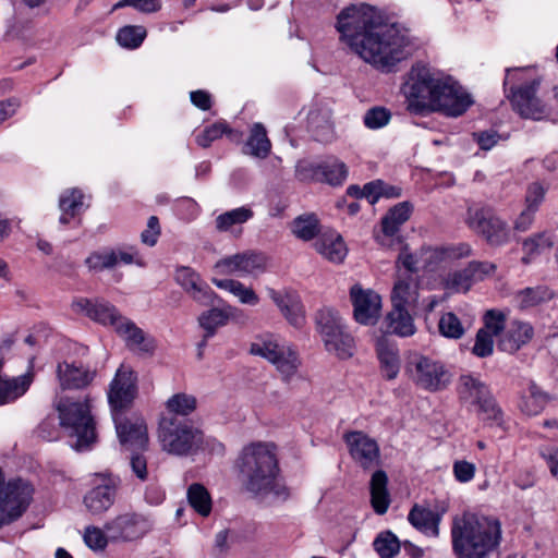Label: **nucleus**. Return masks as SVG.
Segmentation results:
<instances>
[{
	"label": "nucleus",
	"instance_id": "f257e3e1",
	"mask_svg": "<svg viewBox=\"0 0 558 558\" xmlns=\"http://www.w3.org/2000/svg\"><path fill=\"white\" fill-rule=\"evenodd\" d=\"M337 31L350 49L383 72L411 54V39L395 24L385 23L368 5H351L337 16Z\"/></svg>",
	"mask_w": 558,
	"mask_h": 558
},
{
	"label": "nucleus",
	"instance_id": "f03ea898",
	"mask_svg": "<svg viewBox=\"0 0 558 558\" xmlns=\"http://www.w3.org/2000/svg\"><path fill=\"white\" fill-rule=\"evenodd\" d=\"M408 109L417 114L441 112L447 117L462 116L473 104L471 96L450 77H442L425 65L411 71Z\"/></svg>",
	"mask_w": 558,
	"mask_h": 558
},
{
	"label": "nucleus",
	"instance_id": "7ed1b4c3",
	"mask_svg": "<svg viewBox=\"0 0 558 558\" xmlns=\"http://www.w3.org/2000/svg\"><path fill=\"white\" fill-rule=\"evenodd\" d=\"M238 469L243 488L255 497L271 495L280 501L290 498V488L278 478L280 470L274 445L254 442L244 447Z\"/></svg>",
	"mask_w": 558,
	"mask_h": 558
},
{
	"label": "nucleus",
	"instance_id": "20e7f679",
	"mask_svg": "<svg viewBox=\"0 0 558 558\" xmlns=\"http://www.w3.org/2000/svg\"><path fill=\"white\" fill-rule=\"evenodd\" d=\"M450 535L456 558H488L501 543V523L493 515L465 511L452 518Z\"/></svg>",
	"mask_w": 558,
	"mask_h": 558
},
{
	"label": "nucleus",
	"instance_id": "39448f33",
	"mask_svg": "<svg viewBox=\"0 0 558 558\" xmlns=\"http://www.w3.org/2000/svg\"><path fill=\"white\" fill-rule=\"evenodd\" d=\"M59 413L60 426L69 432L75 441L71 445L76 451L89 449L96 441L95 422L90 414V405L87 399L74 401L70 398H61L56 403Z\"/></svg>",
	"mask_w": 558,
	"mask_h": 558
},
{
	"label": "nucleus",
	"instance_id": "423d86ee",
	"mask_svg": "<svg viewBox=\"0 0 558 558\" xmlns=\"http://www.w3.org/2000/svg\"><path fill=\"white\" fill-rule=\"evenodd\" d=\"M158 439L163 451L174 456H187L198 450L203 434L189 422L169 415L159 422Z\"/></svg>",
	"mask_w": 558,
	"mask_h": 558
},
{
	"label": "nucleus",
	"instance_id": "0eeeda50",
	"mask_svg": "<svg viewBox=\"0 0 558 558\" xmlns=\"http://www.w3.org/2000/svg\"><path fill=\"white\" fill-rule=\"evenodd\" d=\"M405 371L417 386L428 391L442 390L451 380L450 373L440 362L417 352L409 354Z\"/></svg>",
	"mask_w": 558,
	"mask_h": 558
},
{
	"label": "nucleus",
	"instance_id": "6e6552de",
	"mask_svg": "<svg viewBox=\"0 0 558 558\" xmlns=\"http://www.w3.org/2000/svg\"><path fill=\"white\" fill-rule=\"evenodd\" d=\"M466 223L489 245L500 246L509 241L510 232L507 222L500 219L490 207H470Z\"/></svg>",
	"mask_w": 558,
	"mask_h": 558
},
{
	"label": "nucleus",
	"instance_id": "1a4fd4ad",
	"mask_svg": "<svg viewBox=\"0 0 558 558\" xmlns=\"http://www.w3.org/2000/svg\"><path fill=\"white\" fill-rule=\"evenodd\" d=\"M154 526L150 517L138 512H124L104 525L110 542L125 543L143 538Z\"/></svg>",
	"mask_w": 558,
	"mask_h": 558
},
{
	"label": "nucleus",
	"instance_id": "9d476101",
	"mask_svg": "<svg viewBox=\"0 0 558 558\" xmlns=\"http://www.w3.org/2000/svg\"><path fill=\"white\" fill-rule=\"evenodd\" d=\"M137 396V376L123 365L118 368L109 386L108 401L112 416L121 415L129 409Z\"/></svg>",
	"mask_w": 558,
	"mask_h": 558
},
{
	"label": "nucleus",
	"instance_id": "9b49d317",
	"mask_svg": "<svg viewBox=\"0 0 558 558\" xmlns=\"http://www.w3.org/2000/svg\"><path fill=\"white\" fill-rule=\"evenodd\" d=\"M267 257L254 251H246L226 256L215 264V269L221 275H238L241 277H257L265 272Z\"/></svg>",
	"mask_w": 558,
	"mask_h": 558
},
{
	"label": "nucleus",
	"instance_id": "f8f14e48",
	"mask_svg": "<svg viewBox=\"0 0 558 558\" xmlns=\"http://www.w3.org/2000/svg\"><path fill=\"white\" fill-rule=\"evenodd\" d=\"M250 352L254 355L263 356L275 364L286 379L292 376L298 369L299 361L295 352L291 350L286 351L270 339L253 342Z\"/></svg>",
	"mask_w": 558,
	"mask_h": 558
},
{
	"label": "nucleus",
	"instance_id": "ddd939ff",
	"mask_svg": "<svg viewBox=\"0 0 558 558\" xmlns=\"http://www.w3.org/2000/svg\"><path fill=\"white\" fill-rule=\"evenodd\" d=\"M343 439L348 445L352 459L364 470L374 468L379 463V447L375 439L363 432H349Z\"/></svg>",
	"mask_w": 558,
	"mask_h": 558
},
{
	"label": "nucleus",
	"instance_id": "4468645a",
	"mask_svg": "<svg viewBox=\"0 0 558 558\" xmlns=\"http://www.w3.org/2000/svg\"><path fill=\"white\" fill-rule=\"evenodd\" d=\"M496 265L488 262H471L463 269L449 272L445 279V288L452 292H466L473 283L494 274Z\"/></svg>",
	"mask_w": 558,
	"mask_h": 558
},
{
	"label": "nucleus",
	"instance_id": "2eb2a0df",
	"mask_svg": "<svg viewBox=\"0 0 558 558\" xmlns=\"http://www.w3.org/2000/svg\"><path fill=\"white\" fill-rule=\"evenodd\" d=\"M350 296L355 320L363 325H374L380 315V295L373 290H363L355 284L350 290Z\"/></svg>",
	"mask_w": 558,
	"mask_h": 558
},
{
	"label": "nucleus",
	"instance_id": "dca6fc26",
	"mask_svg": "<svg viewBox=\"0 0 558 558\" xmlns=\"http://www.w3.org/2000/svg\"><path fill=\"white\" fill-rule=\"evenodd\" d=\"M119 440L125 449L145 450L148 445L147 426L143 418H122L121 415L113 417Z\"/></svg>",
	"mask_w": 558,
	"mask_h": 558
},
{
	"label": "nucleus",
	"instance_id": "f3484780",
	"mask_svg": "<svg viewBox=\"0 0 558 558\" xmlns=\"http://www.w3.org/2000/svg\"><path fill=\"white\" fill-rule=\"evenodd\" d=\"M175 282L197 303L213 305L217 295L202 279L201 275L187 266L178 267Z\"/></svg>",
	"mask_w": 558,
	"mask_h": 558
},
{
	"label": "nucleus",
	"instance_id": "a211bd4d",
	"mask_svg": "<svg viewBox=\"0 0 558 558\" xmlns=\"http://www.w3.org/2000/svg\"><path fill=\"white\" fill-rule=\"evenodd\" d=\"M538 82L511 88V104L514 110L523 118L539 120L546 114V108L536 97Z\"/></svg>",
	"mask_w": 558,
	"mask_h": 558
},
{
	"label": "nucleus",
	"instance_id": "6ab92c4d",
	"mask_svg": "<svg viewBox=\"0 0 558 558\" xmlns=\"http://www.w3.org/2000/svg\"><path fill=\"white\" fill-rule=\"evenodd\" d=\"M72 308L76 313H81L90 319L102 325H111L116 327L122 316L117 308L104 300H89L80 298L73 301Z\"/></svg>",
	"mask_w": 558,
	"mask_h": 558
},
{
	"label": "nucleus",
	"instance_id": "aec40b11",
	"mask_svg": "<svg viewBox=\"0 0 558 558\" xmlns=\"http://www.w3.org/2000/svg\"><path fill=\"white\" fill-rule=\"evenodd\" d=\"M267 293L292 326L301 328L305 324L304 307L295 292L267 288Z\"/></svg>",
	"mask_w": 558,
	"mask_h": 558
},
{
	"label": "nucleus",
	"instance_id": "412c9836",
	"mask_svg": "<svg viewBox=\"0 0 558 558\" xmlns=\"http://www.w3.org/2000/svg\"><path fill=\"white\" fill-rule=\"evenodd\" d=\"M118 488L113 483H105L89 489L83 504L92 515H102L116 502Z\"/></svg>",
	"mask_w": 558,
	"mask_h": 558
},
{
	"label": "nucleus",
	"instance_id": "4be33fe9",
	"mask_svg": "<svg viewBox=\"0 0 558 558\" xmlns=\"http://www.w3.org/2000/svg\"><path fill=\"white\" fill-rule=\"evenodd\" d=\"M420 283L417 276L412 274L397 275L391 292L392 306L415 308L418 302Z\"/></svg>",
	"mask_w": 558,
	"mask_h": 558
},
{
	"label": "nucleus",
	"instance_id": "5701e85b",
	"mask_svg": "<svg viewBox=\"0 0 558 558\" xmlns=\"http://www.w3.org/2000/svg\"><path fill=\"white\" fill-rule=\"evenodd\" d=\"M95 375V372L68 362L59 363L57 366V377L62 390L85 388L93 381Z\"/></svg>",
	"mask_w": 558,
	"mask_h": 558
},
{
	"label": "nucleus",
	"instance_id": "b1692460",
	"mask_svg": "<svg viewBox=\"0 0 558 558\" xmlns=\"http://www.w3.org/2000/svg\"><path fill=\"white\" fill-rule=\"evenodd\" d=\"M533 337V328L530 324L513 320L507 327L506 332L498 340V348L508 353L518 351Z\"/></svg>",
	"mask_w": 558,
	"mask_h": 558
},
{
	"label": "nucleus",
	"instance_id": "393cba45",
	"mask_svg": "<svg viewBox=\"0 0 558 558\" xmlns=\"http://www.w3.org/2000/svg\"><path fill=\"white\" fill-rule=\"evenodd\" d=\"M331 109L327 106L316 105L307 116L308 128L319 142H329L333 137V124Z\"/></svg>",
	"mask_w": 558,
	"mask_h": 558
},
{
	"label": "nucleus",
	"instance_id": "a878e982",
	"mask_svg": "<svg viewBox=\"0 0 558 558\" xmlns=\"http://www.w3.org/2000/svg\"><path fill=\"white\" fill-rule=\"evenodd\" d=\"M409 522L420 532L438 536L440 515L427 507L414 505L409 514Z\"/></svg>",
	"mask_w": 558,
	"mask_h": 558
},
{
	"label": "nucleus",
	"instance_id": "bb28decb",
	"mask_svg": "<svg viewBox=\"0 0 558 558\" xmlns=\"http://www.w3.org/2000/svg\"><path fill=\"white\" fill-rule=\"evenodd\" d=\"M376 351L383 376L388 380L395 379L400 369L398 348L387 339L381 338L377 341Z\"/></svg>",
	"mask_w": 558,
	"mask_h": 558
},
{
	"label": "nucleus",
	"instance_id": "cd10ccee",
	"mask_svg": "<svg viewBox=\"0 0 558 558\" xmlns=\"http://www.w3.org/2000/svg\"><path fill=\"white\" fill-rule=\"evenodd\" d=\"M114 329L125 340L129 348L142 352L154 350L153 341H146L144 331L130 319L122 317Z\"/></svg>",
	"mask_w": 558,
	"mask_h": 558
},
{
	"label": "nucleus",
	"instance_id": "c85d7f7f",
	"mask_svg": "<svg viewBox=\"0 0 558 558\" xmlns=\"http://www.w3.org/2000/svg\"><path fill=\"white\" fill-rule=\"evenodd\" d=\"M388 477L383 470L376 471L371 478V502L377 514H385L390 505V496L387 489Z\"/></svg>",
	"mask_w": 558,
	"mask_h": 558
},
{
	"label": "nucleus",
	"instance_id": "c756f323",
	"mask_svg": "<svg viewBox=\"0 0 558 558\" xmlns=\"http://www.w3.org/2000/svg\"><path fill=\"white\" fill-rule=\"evenodd\" d=\"M34 378L32 372L14 378L0 379V403H7L23 396L29 388Z\"/></svg>",
	"mask_w": 558,
	"mask_h": 558
},
{
	"label": "nucleus",
	"instance_id": "7c9ffc66",
	"mask_svg": "<svg viewBox=\"0 0 558 558\" xmlns=\"http://www.w3.org/2000/svg\"><path fill=\"white\" fill-rule=\"evenodd\" d=\"M271 143L267 137L266 129L260 123H255L244 146V154L265 159L270 154Z\"/></svg>",
	"mask_w": 558,
	"mask_h": 558
},
{
	"label": "nucleus",
	"instance_id": "2f4dec72",
	"mask_svg": "<svg viewBox=\"0 0 558 558\" xmlns=\"http://www.w3.org/2000/svg\"><path fill=\"white\" fill-rule=\"evenodd\" d=\"M413 308L392 306L387 315L388 326L392 333L400 337H410L415 333L416 328L410 311Z\"/></svg>",
	"mask_w": 558,
	"mask_h": 558
},
{
	"label": "nucleus",
	"instance_id": "473e14b6",
	"mask_svg": "<svg viewBox=\"0 0 558 558\" xmlns=\"http://www.w3.org/2000/svg\"><path fill=\"white\" fill-rule=\"evenodd\" d=\"M316 251L333 263H341L347 255V247L339 234H324L315 242Z\"/></svg>",
	"mask_w": 558,
	"mask_h": 558
},
{
	"label": "nucleus",
	"instance_id": "72a5a7b5",
	"mask_svg": "<svg viewBox=\"0 0 558 558\" xmlns=\"http://www.w3.org/2000/svg\"><path fill=\"white\" fill-rule=\"evenodd\" d=\"M554 244L555 234L549 231L538 232L526 238L522 243L524 256L521 258V262L525 265L530 264L533 256L551 248Z\"/></svg>",
	"mask_w": 558,
	"mask_h": 558
},
{
	"label": "nucleus",
	"instance_id": "f704fd0d",
	"mask_svg": "<svg viewBox=\"0 0 558 558\" xmlns=\"http://www.w3.org/2000/svg\"><path fill=\"white\" fill-rule=\"evenodd\" d=\"M323 341L327 351L335 353L340 359H348L353 355L354 340L352 336L341 329L332 331V336L323 337Z\"/></svg>",
	"mask_w": 558,
	"mask_h": 558
},
{
	"label": "nucleus",
	"instance_id": "c9c22d12",
	"mask_svg": "<svg viewBox=\"0 0 558 558\" xmlns=\"http://www.w3.org/2000/svg\"><path fill=\"white\" fill-rule=\"evenodd\" d=\"M550 396L534 381L527 387V392L522 397L520 408L527 415H537L550 401Z\"/></svg>",
	"mask_w": 558,
	"mask_h": 558
},
{
	"label": "nucleus",
	"instance_id": "e433bc0d",
	"mask_svg": "<svg viewBox=\"0 0 558 558\" xmlns=\"http://www.w3.org/2000/svg\"><path fill=\"white\" fill-rule=\"evenodd\" d=\"M459 393L463 400L475 404L490 395L485 383L472 375H462L459 379Z\"/></svg>",
	"mask_w": 558,
	"mask_h": 558
},
{
	"label": "nucleus",
	"instance_id": "4c0bfd02",
	"mask_svg": "<svg viewBox=\"0 0 558 558\" xmlns=\"http://www.w3.org/2000/svg\"><path fill=\"white\" fill-rule=\"evenodd\" d=\"M83 193L77 189L65 191L59 198V208L61 210L60 223L68 225L75 218L83 208Z\"/></svg>",
	"mask_w": 558,
	"mask_h": 558
},
{
	"label": "nucleus",
	"instance_id": "58836bf2",
	"mask_svg": "<svg viewBox=\"0 0 558 558\" xmlns=\"http://www.w3.org/2000/svg\"><path fill=\"white\" fill-rule=\"evenodd\" d=\"M411 211L412 205L409 202L393 206L381 220L383 232L389 236L395 235L399 227L410 218Z\"/></svg>",
	"mask_w": 558,
	"mask_h": 558
},
{
	"label": "nucleus",
	"instance_id": "ea45409f",
	"mask_svg": "<svg viewBox=\"0 0 558 558\" xmlns=\"http://www.w3.org/2000/svg\"><path fill=\"white\" fill-rule=\"evenodd\" d=\"M229 319V314L225 310L220 308H211L205 313H203L199 318L198 323L202 328L205 329V335L203 341L198 344L199 352L198 356H202L201 349L206 345V341L208 338L213 337L216 333V330L218 327L223 326L227 324Z\"/></svg>",
	"mask_w": 558,
	"mask_h": 558
},
{
	"label": "nucleus",
	"instance_id": "a19ab883",
	"mask_svg": "<svg viewBox=\"0 0 558 558\" xmlns=\"http://www.w3.org/2000/svg\"><path fill=\"white\" fill-rule=\"evenodd\" d=\"M550 298V291L544 286L529 287L515 294V301L522 310L534 307Z\"/></svg>",
	"mask_w": 558,
	"mask_h": 558
},
{
	"label": "nucleus",
	"instance_id": "79ce46f5",
	"mask_svg": "<svg viewBox=\"0 0 558 558\" xmlns=\"http://www.w3.org/2000/svg\"><path fill=\"white\" fill-rule=\"evenodd\" d=\"M253 217V211L246 207H239L219 215L216 218V229L219 232L230 231L233 226L242 225Z\"/></svg>",
	"mask_w": 558,
	"mask_h": 558
},
{
	"label": "nucleus",
	"instance_id": "37998d69",
	"mask_svg": "<svg viewBox=\"0 0 558 558\" xmlns=\"http://www.w3.org/2000/svg\"><path fill=\"white\" fill-rule=\"evenodd\" d=\"M187 499L192 508L203 517L211 511V498L208 490L198 483L192 484L187 489Z\"/></svg>",
	"mask_w": 558,
	"mask_h": 558
},
{
	"label": "nucleus",
	"instance_id": "c03bdc74",
	"mask_svg": "<svg viewBox=\"0 0 558 558\" xmlns=\"http://www.w3.org/2000/svg\"><path fill=\"white\" fill-rule=\"evenodd\" d=\"M293 234L304 241L314 239L319 232V222L314 214L296 217L292 222Z\"/></svg>",
	"mask_w": 558,
	"mask_h": 558
},
{
	"label": "nucleus",
	"instance_id": "a18cd8bd",
	"mask_svg": "<svg viewBox=\"0 0 558 558\" xmlns=\"http://www.w3.org/2000/svg\"><path fill=\"white\" fill-rule=\"evenodd\" d=\"M347 174V166L344 162L336 158H328L322 162L320 182H326L331 185H340L345 180Z\"/></svg>",
	"mask_w": 558,
	"mask_h": 558
},
{
	"label": "nucleus",
	"instance_id": "49530a36",
	"mask_svg": "<svg viewBox=\"0 0 558 558\" xmlns=\"http://www.w3.org/2000/svg\"><path fill=\"white\" fill-rule=\"evenodd\" d=\"M316 325L322 338L325 336L329 338L332 336V331L339 330L343 327L338 313L328 307H324L317 312Z\"/></svg>",
	"mask_w": 558,
	"mask_h": 558
},
{
	"label": "nucleus",
	"instance_id": "de8ad7c7",
	"mask_svg": "<svg viewBox=\"0 0 558 558\" xmlns=\"http://www.w3.org/2000/svg\"><path fill=\"white\" fill-rule=\"evenodd\" d=\"M147 35L146 28L142 25H128L119 29L117 41L128 49L138 48Z\"/></svg>",
	"mask_w": 558,
	"mask_h": 558
},
{
	"label": "nucleus",
	"instance_id": "09e8293b",
	"mask_svg": "<svg viewBox=\"0 0 558 558\" xmlns=\"http://www.w3.org/2000/svg\"><path fill=\"white\" fill-rule=\"evenodd\" d=\"M438 330L441 336L448 339H461L465 328L458 316L452 312L444 313L438 322Z\"/></svg>",
	"mask_w": 558,
	"mask_h": 558
},
{
	"label": "nucleus",
	"instance_id": "8fccbe9b",
	"mask_svg": "<svg viewBox=\"0 0 558 558\" xmlns=\"http://www.w3.org/2000/svg\"><path fill=\"white\" fill-rule=\"evenodd\" d=\"M373 545L380 558H392L401 548V543L390 531L379 533Z\"/></svg>",
	"mask_w": 558,
	"mask_h": 558
},
{
	"label": "nucleus",
	"instance_id": "3c124183",
	"mask_svg": "<svg viewBox=\"0 0 558 558\" xmlns=\"http://www.w3.org/2000/svg\"><path fill=\"white\" fill-rule=\"evenodd\" d=\"M391 111L383 106H374L366 110L363 123L369 130H378L386 126L391 120Z\"/></svg>",
	"mask_w": 558,
	"mask_h": 558
},
{
	"label": "nucleus",
	"instance_id": "603ef678",
	"mask_svg": "<svg viewBox=\"0 0 558 558\" xmlns=\"http://www.w3.org/2000/svg\"><path fill=\"white\" fill-rule=\"evenodd\" d=\"M167 408L172 415L185 416L196 409V399L186 393H177L167 401Z\"/></svg>",
	"mask_w": 558,
	"mask_h": 558
},
{
	"label": "nucleus",
	"instance_id": "864d4df0",
	"mask_svg": "<svg viewBox=\"0 0 558 558\" xmlns=\"http://www.w3.org/2000/svg\"><path fill=\"white\" fill-rule=\"evenodd\" d=\"M86 264L90 269L94 270L113 268L118 265V253L116 250L92 253L86 258Z\"/></svg>",
	"mask_w": 558,
	"mask_h": 558
},
{
	"label": "nucleus",
	"instance_id": "5fc2aeb1",
	"mask_svg": "<svg viewBox=\"0 0 558 558\" xmlns=\"http://www.w3.org/2000/svg\"><path fill=\"white\" fill-rule=\"evenodd\" d=\"M232 131L223 122H216L206 126L199 134L196 135V143L203 148H207L210 144L220 138L223 134H230Z\"/></svg>",
	"mask_w": 558,
	"mask_h": 558
},
{
	"label": "nucleus",
	"instance_id": "6e6d98bb",
	"mask_svg": "<svg viewBox=\"0 0 558 558\" xmlns=\"http://www.w3.org/2000/svg\"><path fill=\"white\" fill-rule=\"evenodd\" d=\"M506 329V314L499 310H488L484 315V327L488 335L498 337Z\"/></svg>",
	"mask_w": 558,
	"mask_h": 558
},
{
	"label": "nucleus",
	"instance_id": "4d7b16f0",
	"mask_svg": "<svg viewBox=\"0 0 558 558\" xmlns=\"http://www.w3.org/2000/svg\"><path fill=\"white\" fill-rule=\"evenodd\" d=\"M108 533L100 527L90 525L85 529L84 542L93 550H102L109 542Z\"/></svg>",
	"mask_w": 558,
	"mask_h": 558
},
{
	"label": "nucleus",
	"instance_id": "13d9d810",
	"mask_svg": "<svg viewBox=\"0 0 558 558\" xmlns=\"http://www.w3.org/2000/svg\"><path fill=\"white\" fill-rule=\"evenodd\" d=\"M295 177L300 181H319L322 178V162L300 161L295 167Z\"/></svg>",
	"mask_w": 558,
	"mask_h": 558
},
{
	"label": "nucleus",
	"instance_id": "bf43d9fd",
	"mask_svg": "<svg viewBox=\"0 0 558 558\" xmlns=\"http://www.w3.org/2000/svg\"><path fill=\"white\" fill-rule=\"evenodd\" d=\"M472 352L478 357H487L494 352V337L487 330H480L475 337Z\"/></svg>",
	"mask_w": 558,
	"mask_h": 558
},
{
	"label": "nucleus",
	"instance_id": "052dcab7",
	"mask_svg": "<svg viewBox=\"0 0 558 558\" xmlns=\"http://www.w3.org/2000/svg\"><path fill=\"white\" fill-rule=\"evenodd\" d=\"M478 407L480 414L484 420H489L499 423L501 420V410L496 403L494 397L488 395L481 402L475 403Z\"/></svg>",
	"mask_w": 558,
	"mask_h": 558
},
{
	"label": "nucleus",
	"instance_id": "680f3d73",
	"mask_svg": "<svg viewBox=\"0 0 558 558\" xmlns=\"http://www.w3.org/2000/svg\"><path fill=\"white\" fill-rule=\"evenodd\" d=\"M544 196H545L544 187L537 182L532 183L526 191L525 207L530 208L534 211H537L541 203L544 199Z\"/></svg>",
	"mask_w": 558,
	"mask_h": 558
},
{
	"label": "nucleus",
	"instance_id": "e2e57ef3",
	"mask_svg": "<svg viewBox=\"0 0 558 558\" xmlns=\"http://www.w3.org/2000/svg\"><path fill=\"white\" fill-rule=\"evenodd\" d=\"M160 234V225L156 216H150L147 222V228L142 232V242L148 246H154L157 243Z\"/></svg>",
	"mask_w": 558,
	"mask_h": 558
},
{
	"label": "nucleus",
	"instance_id": "0e129e2a",
	"mask_svg": "<svg viewBox=\"0 0 558 558\" xmlns=\"http://www.w3.org/2000/svg\"><path fill=\"white\" fill-rule=\"evenodd\" d=\"M453 474L458 482L468 483L475 475V465L464 460L456 461L453 463Z\"/></svg>",
	"mask_w": 558,
	"mask_h": 558
},
{
	"label": "nucleus",
	"instance_id": "69168bd1",
	"mask_svg": "<svg viewBox=\"0 0 558 558\" xmlns=\"http://www.w3.org/2000/svg\"><path fill=\"white\" fill-rule=\"evenodd\" d=\"M472 137L484 150H488L494 147L500 138L498 133L494 130L474 132Z\"/></svg>",
	"mask_w": 558,
	"mask_h": 558
},
{
	"label": "nucleus",
	"instance_id": "338daca9",
	"mask_svg": "<svg viewBox=\"0 0 558 558\" xmlns=\"http://www.w3.org/2000/svg\"><path fill=\"white\" fill-rule=\"evenodd\" d=\"M39 437L45 440L52 441L59 438V428L53 417L45 418L37 428Z\"/></svg>",
	"mask_w": 558,
	"mask_h": 558
},
{
	"label": "nucleus",
	"instance_id": "774afa93",
	"mask_svg": "<svg viewBox=\"0 0 558 558\" xmlns=\"http://www.w3.org/2000/svg\"><path fill=\"white\" fill-rule=\"evenodd\" d=\"M398 263H400L403 269L399 268L397 275H408L412 274L413 276H417L418 266L417 259L414 255L408 253H401L398 258Z\"/></svg>",
	"mask_w": 558,
	"mask_h": 558
}]
</instances>
